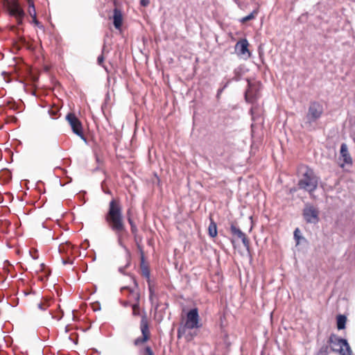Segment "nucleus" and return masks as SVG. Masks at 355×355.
<instances>
[{"instance_id": "1", "label": "nucleus", "mask_w": 355, "mask_h": 355, "mask_svg": "<svg viewBox=\"0 0 355 355\" xmlns=\"http://www.w3.org/2000/svg\"><path fill=\"white\" fill-rule=\"evenodd\" d=\"M108 227L115 234L118 244L128 254L130 251L123 243V238L128 234L123 215L122 206L119 199L113 198L109 203L108 210L105 215Z\"/></svg>"}, {"instance_id": "2", "label": "nucleus", "mask_w": 355, "mask_h": 355, "mask_svg": "<svg viewBox=\"0 0 355 355\" xmlns=\"http://www.w3.org/2000/svg\"><path fill=\"white\" fill-rule=\"evenodd\" d=\"M324 109L322 104L316 101L311 102L302 125V127L309 131L315 130L318 121L321 118Z\"/></svg>"}, {"instance_id": "3", "label": "nucleus", "mask_w": 355, "mask_h": 355, "mask_svg": "<svg viewBox=\"0 0 355 355\" xmlns=\"http://www.w3.org/2000/svg\"><path fill=\"white\" fill-rule=\"evenodd\" d=\"M201 327L202 324L200 322L198 309L193 308L187 313L184 324L178 329V338L180 339L184 336L187 340H190L192 338V336L191 334H187V329H199Z\"/></svg>"}, {"instance_id": "4", "label": "nucleus", "mask_w": 355, "mask_h": 355, "mask_svg": "<svg viewBox=\"0 0 355 355\" xmlns=\"http://www.w3.org/2000/svg\"><path fill=\"white\" fill-rule=\"evenodd\" d=\"M301 172L302 178L298 182L300 189L309 193L314 191L318 187V178L315 175L313 171L307 166L302 167Z\"/></svg>"}, {"instance_id": "5", "label": "nucleus", "mask_w": 355, "mask_h": 355, "mask_svg": "<svg viewBox=\"0 0 355 355\" xmlns=\"http://www.w3.org/2000/svg\"><path fill=\"white\" fill-rule=\"evenodd\" d=\"M329 343L334 352L339 353L340 355H352V349L347 340L339 338L335 334H331Z\"/></svg>"}, {"instance_id": "6", "label": "nucleus", "mask_w": 355, "mask_h": 355, "mask_svg": "<svg viewBox=\"0 0 355 355\" xmlns=\"http://www.w3.org/2000/svg\"><path fill=\"white\" fill-rule=\"evenodd\" d=\"M9 14L14 17L18 25L23 24L25 12L18 0H6Z\"/></svg>"}, {"instance_id": "7", "label": "nucleus", "mask_w": 355, "mask_h": 355, "mask_svg": "<svg viewBox=\"0 0 355 355\" xmlns=\"http://www.w3.org/2000/svg\"><path fill=\"white\" fill-rule=\"evenodd\" d=\"M66 120L70 125L73 132L86 142L87 139L83 132L82 123L76 116V114L71 112L67 114V115L66 116Z\"/></svg>"}, {"instance_id": "8", "label": "nucleus", "mask_w": 355, "mask_h": 355, "mask_svg": "<svg viewBox=\"0 0 355 355\" xmlns=\"http://www.w3.org/2000/svg\"><path fill=\"white\" fill-rule=\"evenodd\" d=\"M320 211L311 204H306L302 211L304 219L307 223L316 224L320 220Z\"/></svg>"}, {"instance_id": "9", "label": "nucleus", "mask_w": 355, "mask_h": 355, "mask_svg": "<svg viewBox=\"0 0 355 355\" xmlns=\"http://www.w3.org/2000/svg\"><path fill=\"white\" fill-rule=\"evenodd\" d=\"M140 329L142 334V336L139 337L134 340V345L135 346H139L144 344L150 338L148 324L146 316H143L141 318Z\"/></svg>"}, {"instance_id": "10", "label": "nucleus", "mask_w": 355, "mask_h": 355, "mask_svg": "<svg viewBox=\"0 0 355 355\" xmlns=\"http://www.w3.org/2000/svg\"><path fill=\"white\" fill-rule=\"evenodd\" d=\"M248 46L249 43L246 39L238 41L235 45L236 53L244 60H247L251 56Z\"/></svg>"}, {"instance_id": "11", "label": "nucleus", "mask_w": 355, "mask_h": 355, "mask_svg": "<svg viewBox=\"0 0 355 355\" xmlns=\"http://www.w3.org/2000/svg\"><path fill=\"white\" fill-rule=\"evenodd\" d=\"M259 96V89L258 85L248 81V88L245 93V98L248 103H253Z\"/></svg>"}, {"instance_id": "12", "label": "nucleus", "mask_w": 355, "mask_h": 355, "mask_svg": "<svg viewBox=\"0 0 355 355\" xmlns=\"http://www.w3.org/2000/svg\"><path fill=\"white\" fill-rule=\"evenodd\" d=\"M340 157L343 160V163L340 164V166L343 168L345 164L352 166L353 164L352 158L349 153L348 147L346 144L343 143L340 146Z\"/></svg>"}, {"instance_id": "13", "label": "nucleus", "mask_w": 355, "mask_h": 355, "mask_svg": "<svg viewBox=\"0 0 355 355\" xmlns=\"http://www.w3.org/2000/svg\"><path fill=\"white\" fill-rule=\"evenodd\" d=\"M230 231H231V233L234 236L241 239L243 245L247 249H249V247H250L249 239L247 238L246 235L239 227H237L234 225H232L230 227Z\"/></svg>"}, {"instance_id": "14", "label": "nucleus", "mask_w": 355, "mask_h": 355, "mask_svg": "<svg viewBox=\"0 0 355 355\" xmlns=\"http://www.w3.org/2000/svg\"><path fill=\"white\" fill-rule=\"evenodd\" d=\"M121 291L125 293L126 292L127 297L128 298V300L131 301L132 302H139L140 299V295L138 291H135L134 289H132L128 286L123 287L121 288Z\"/></svg>"}, {"instance_id": "15", "label": "nucleus", "mask_w": 355, "mask_h": 355, "mask_svg": "<svg viewBox=\"0 0 355 355\" xmlns=\"http://www.w3.org/2000/svg\"><path fill=\"white\" fill-rule=\"evenodd\" d=\"M58 250L62 256L71 257L73 253V246L70 243L60 244Z\"/></svg>"}, {"instance_id": "16", "label": "nucleus", "mask_w": 355, "mask_h": 355, "mask_svg": "<svg viewBox=\"0 0 355 355\" xmlns=\"http://www.w3.org/2000/svg\"><path fill=\"white\" fill-rule=\"evenodd\" d=\"M112 18L114 27L116 29H120L123 22V15L121 10L114 8Z\"/></svg>"}, {"instance_id": "17", "label": "nucleus", "mask_w": 355, "mask_h": 355, "mask_svg": "<svg viewBox=\"0 0 355 355\" xmlns=\"http://www.w3.org/2000/svg\"><path fill=\"white\" fill-rule=\"evenodd\" d=\"M128 223L130 225V228H131V232L132 234H133L134 237H135V242L137 243V245L139 246V244H138V242H137V232H138V229L137 227V225L135 224V223L133 221L132 218L131 216H129L128 217Z\"/></svg>"}, {"instance_id": "18", "label": "nucleus", "mask_w": 355, "mask_h": 355, "mask_svg": "<svg viewBox=\"0 0 355 355\" xmlns=\"http://www.w3.org/2000/svg\"><path fill=\"white\" fill-rule=\"evenodd\" d=\"M28 3V12L31 17L37 15L33 0H26Z\"/></svg>"}, {"instance_id": "19", "label": "nucleus", "mask_w": 355, "mask_h": 355, "mask_svg": "<svg viewBox=\"0 0 355 355\" xmlns=\"http://www.w3.org/2000/svg\"><path fill=\"white\" fill-rule=\"evenodd\" d=\"M346 317L345 315H340L337 318V327L339 330L343 329L345 327Z\"/></svg>"}, {"instance_id": "20", "label": "nucleus", "mask_w": 355, "mask_h": 355, "mask_svg": "<svg viewBox=\"0 0 355 355\" xmlns=\"http://www.w3.org/2000/svg\"><path fill=\"white\" fill-rule=\"evenodd\" d=\"M208 230L209 236L213 238L215 237L217 235L216 224L214 222L211 221Z\"/></svg>"}, {"instance_id": "21", "label": "nucleus", "mask_w": 355, "mask_h": 355, "mask_svg": "<svg viewBox=\"0 0 355 355\" xmlns=\"http://www.w3.org/2000/svg\"><path fill=\"white\" fill-rule=\"evenodd\" d=\"M258 14V11L257 10H253L251 13H250L248 15L243 17L241 19L240 21L243 24L252 20L256 17V16Z\"/></svg>"}, {"instance_id": "22", "label": "nucleus", "mask_w": 355, "mask_h": 355, "mask_svg": "<svg viewBox=\"0 0 355 355\" xmlns=\"http://www.w3.org/2000/svg\"><path fill=\"white\" fill-rule=\"evenodd\" d=\"M141 261H142V263L141 264V272H142V275L145 277H146L148 280L150 279V270L148 269V268L146 266H144L143 264V262H144V257H141Z\"/></svg>"}, {"instance_id": "23", "label": "nucleus", "mask_w": 355, "mask_h": 355, "mask_svg": "<svg viewBox=\"0 0 355 355\" xmlns=\"http://www.w3.org/2000/svg\"><path fill=\"white\" fill-rule=\"evenodd\" d=\"M140 355H154V352L150 347L146 346L144 349L139 350Z\"/></svg>"}, {"instance_id": "24", "label": "nucleus", "mask_w": 355, "mask_h": 355, "mask_svg": "<svg viewBox=\"0 0 355 355\" xmlns=\"http://www.w3.org/2000/svg\"><path fill=\"white\" fill-rule=\"evenodd\" d=\"M131 306L132 308V314L134 315H139L140 313V312H139V302H135V303L132 304Z\"/></svg>"}, {"instance_id": "25", "label": "nucleus", "mask_w": 355, "mask_h": 355, "mask_svg": "<svg viewBox=\"0 0 355 355\" xmlns=\"http://www.w3.org/2000/svg\"><path fill=\"white\" fill-rule=\"evenodd\" d=\"M241 73H242V69L240 68V67H238L236 69H234V76L233 77V80L237 81L240 79L241 76Z\"/></svg>"}, {"instance_id": "26", "label": "nucleus", "mask_w": 355, "mask_h": 355, "mask_svg": "<svg viewBox=\"0 0 355 355\" xmlns=\"http://www.w3.org/2000/svg\"><path fill=\"white\" fill-rule=\"evenodd\" d=\"M294 239L296 241L297 245L300 243V239H303V237L300 235V230L299 228H296L294 231Z\"/></svg>"}, {"instance_id": "27", "label": "nucleus", "mask_w": 355, "mask_h": 355, "mask_svg": "<svg viewBox=\"0 0 355 355\" xmlns=\"http://www.w3.org/2000/svg\"><path fill=\"white\" fill-rule=\"evenodd\" d=\"M148 290H149V293H150L149 300L153 303V296L155 295V290H154L153 286L150 284V281H148Z\"/></svg>"}, {"instance_id": "28", "label": "nucleus", "mask_w": 355, "mask_h": 355, "mask_svg": "<svg viewBox=\"0 0 355 355\" xmlns=\"http://www.w3.org/2000/svg\"><path fill=\"white\" fill-rule=\"evenodd\" d=\"M62 262L64 265L67 263L73 264V259H71V257L62 256Z\"/></svg>"}, {"instance_id": "29", "label": "nucleus", "mask_w": 355, "mask_h": 355, "mask_svg": "<svg viewBox=\"0 0 355 355\" xmlns=\"http://www.w3.org/2000/svg\"><path fill=\"white\" fill-rule=\"evenodd\" d=\"M49 304L47 302H41L37 304L38 309L42 311H45L49 307Z\"/></svg>"}, {"instance_id": "30", "label": "nucleus", "mask_w": 355, "mask_h": 355, "mask_svg": "<svg viewBox=\"0 0 355 355\" xmlns=\"http://www.w3.org/2000/svg\"><path fill=\"white\" fill-rule=\"evenodd\" d=\"M103 61H104V57H103V55L101 54V55H99L97 58V62L99 65L101 66H103Z\"/></svg>"}, {"instance_id": "31", "label": "nucleus", "mask_w": 355, "mask_h": 355, "mask_svg": "<svg viewBox=\"0 0 355 355\" xmlns=\"http://www.w3.org/2000/svg\"><path fill=\"white\" fill-rule=\"evenodd\" d=\"M327 347H323L320 349L318 355H327Z\"/></svg>"}, {"instance_id": "32", "label": "nucleus", "mask_w": 355, "mask_h": 355, "mask_svg": "<svg viewBox=\"0 0 355 355\" xmlns=\"http://www.w3.org/2000/svg\"><path fill=\"white\" fill-rule=\"evenodd\" d=\"M32 17V19H33L32 22H33V24H35L36 26H40V22H39V21L37 19V15H35V17Z\"/></svg>"}, {"instance_id": "33", "label": "nucleus", "mask_w": 355, "mask_h": 355, "mask_svg": "<svg viewBox=\"0 0 355 355\" xmlns=\"http://www.w3.org/2000/svg\"><path fill=\"white\" fill-rule=\"evenodd\" d=\"M131 303H132V302H131V301H130V300H127V301H122V302H121V304H122L123 306H125V307L130 306V305L131 304Z\"/></svg>"}, {"instance_id": "34", "label": "nucleus", "mask_w": 355, "mask_h": 355, "mask_svg": "<svg viewBox=\"0 0 355 355\" xmlns=\"http://www.w3.org/2000/svg\"><path fill=\"white\" fill-rule=\"evenodd\" d=\"M148 2V0H141V4L144 6H147Z\"/></svg>"}, {"instance_id": "35", "label": "nucleus", "mask_w": 355, "mask_h": 355, "mask_svg": "<svg viewBox=\"0 0 355 355\" xmlns=\"http://www.w3.org/2000/svg\"><path fill=\"white\" fill-rule=\"evenodd\" d=\"M126 216H127V220H128V217H129V216H131V217H132V214H131V210H130V209H128L127 213H126Z\"/></svg>"}, {"instance_id": "36", "label": "nucleus", "mask_w": 355, "mask_h": 355, "mask_svg": "<svg viewBox=\"0 0 355 355\" xmlns=\"http://www.w3.org/2000/svg\"><path fill=\"white\" fill-rule=\"evenodd\" d=\"M229 82H230V81H228V82H227V83L224 85L223 88H222V89H219V90H218V94H219L220 92H222V91L223 90V89L227 86V85H228Z\"/></svg>"}, {"instance_id": "37", "label": "nucleus", "mask_w": 355, "mask_h": 355, "mask_svg": "<svg viewBox=\"0 0 355 355\" xmlns=\"http://www.w3.org/2000/svg\"><path fill=\"white\" fill-rule=\"evenodd\" d=\"M119 271H120L121 273H124V268H119Z\"/></svg>"}, {"instance_id": "38", "label": "nucleus", "mask_w": 355, "mask_h": 355, "mask_svg": "<svg viewBox=\"0 0 355 355\" xmlns=\"http://www.w3.org/2000/svg\"><path fill=\"white\" fill-rule=\"evenodd\" d=\"M105 193H108V194H110V193H111L110 191H105Z\"/></svg>"}, {"instance_id": "39", "label": "nucleus", "mask_w": 355, "mask_h": 355, "mask_svg": "<svg viewBox=\"0 0 355 355\" xmlns=\"http://www.w3.org/2000/svg\"><path fill=\"white\" fill-rule=\"evenodd\" d=\"M62 317V316H60V317H59V318H58V320H60Z\"/></svg>"}]
</instances>
